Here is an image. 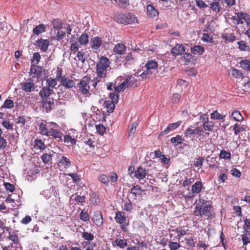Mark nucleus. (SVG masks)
I'll use <instances>...</instances> for the list:
<instances>
[{
  "label": "nucleus",
  "mask_w": 250,
  "mask_h": 250,
  "mask_svg": "<svg viewBox=\"0 0 250 250\" xmlns=\"http://www.w3.org/2000/svg\"><path fill=\"white\" fill-rule=\"evenodd\" d=\"M110 62L109 59L104 56H101L99 62L96 65V73L97 77L92 80V85L93 88L92 90L93 93H95L97 91L96 86L102 79H104L107 76V69L110 67Z\"/></svg>",
  "instance_id": "1"
},
{
  "label": "nucleus",
  "mask_w": 250,
  "mask_h": 250,
  "mask_svg": "<svg viewBox=\"0 0 250 250\" xmlns=\"http://www.w3.org/2000/svg\"><path fill=\"white\" fill-rule=\"evenodd\" d=\"M194 214L195 216L202 218L204 216L208 219L212 218L215 217L214 208L212 203L207 204L204 207L195 206L194 208Z\"/></svg>",
  "instance_id": "2"
},
{
  "label": "nucleus",
  "mask_w": 250,
  "mask_h": 250,
  "mask_svg": "<svg viewBox=\"0 0 250 250\" xmlns=\"http://www.w3.org/2000/svg\"><path fill=\"white\" fill-rule=\"evenodd\" d=\"M208 132H204L202 126H197L194 128L192 125L189 126L184 132L185 137L187 138H197L199 140L205 139L208 136Z\"/></svg>",
  "instance_id": "3"
},
{
  "label": "nucleus",
  "mask_w": 250,
  "mask_h": 250,
  "mask_svg": "<svg viewBox=\"0 0 250 250\" xmlns=\"http://www.w3.org/2000/svg\"><path fill=\"white\" fill-rule=\"evenodd\" d=\"M90 82L92 83V80H91L89 76H87L83 77L80 81L78 84L79 90L83 94L87 95L89 91L93 92L92 90L93 88V86L92 85V88H90L89 86Z\"/></svg>",
  "instance_id": "4"
},
{
  "label": "nucleus",
  "mask_w": 250,
  "mask_h": 250,
  "mask_svg": "<svg viewBox=\"0 0 250 250\" xmlns=\"http://www.w3.org/2000/svg\"><path fill=\"white\" fill-rule=\"evenodd\" d=\"M137 80L133 77H128L125 80L118 85L114 87L115 91L120 92L123 91L126 88H128L132 86H137Z\"/></svg>",
  "instance_id": "5"
},
{
  "label": "nucleus",
  "mask_w": 250,
  "mask_h": 250,
  "mask_svg": "<svg viewBox=\"0 0 250 250\" xmlns=\"http://www.w3.org/2000/svg\"><path fill=\"white\" fill-rule=\"evenodd\" d=\"M50 124L52 127L49 128V132L47 136L51 137L58 142H61L62 140L63 133L58 129L56 123L51 122Z\"/></svg>",
  "instance_id": "6"
},
{
  "label": "nucleus",
  "mask_w": 250,
  "mask_h": 250,
  "mask_svg": "<svg viewBox=\"0 0 250 250\" xmlns=\"http://www.w3.org/2000/svg\"><path fill=\"white\" fill-rule=\"evenodd\" d=\"M42 67L38 65H31L29 76L30 80L32 82H38L42 76Z\"/></svg>",
  "instance_id": "7"
},
{
  "label": "nucleus",
  "mask_w": 250,
  "mask_h": 250,
  "mask_svg": "<svg viewBox=\"0 0 250 250\" xmlns=\"http://www.w3.org/2000/svg\"><path fill=\"white\" fill-rule=\"evenodd\" d=\"M203 187V183L201 181H196L191 187V193H189L188 194H187L185 196L186 199H192L195 197L194 194H197L200 193Z\"/></svg>",
  "instance_id": "8"
},
{
  "label": "nucleus",
  "mask_w": 250,
  "mask_h": 250,
  "mask_svg": "<svg viewBox=\"0 0 250 250\" xmlns=\"http://www.w3.org/2000/svg\"><path fill=\"white\" fill-rule=\"evenodd\" d=\"M182 122L179 121L175 123H170L168 125L164 131L160 133L158 136V139L161 140L162 138L170 133V132L174 131L175 129L179 127L181 124Z\"/></svg>",
  "instance_id": "9"
},
{
  "label": "nucleus",
  "mask_w": 250,
  "mask_h": 250,
  "mask_svg": "<svg viewBox=\"0 0 250 250\" xmlns=\"http://www.w3.org/2000/svg\"><path fill=\"white\" fill-rule=\"evenodd\" d=\"M77 80L73 78L72 77H68L63 76L61 81V84L65 88L70 89L75 87Z\"/></svg>",
  "instance_id": "10"
},
{
  "label": "nucleus",
  "mask_w": 250,
  "mask_h": 250,
  "mask_svg": "<svg viewBox=\"0 0 250 250\" xmlns=\"http://www.w3.org/2000/svg\"><path fill=\"white\" fill-rule=\"evenodd\" d=\"M236 16H232L231 17V20L232 23L235 25L243 24V20H246L247 14L243 12H238L235 13Z\"/></svg>",
  "instance_id": "11"
},
{
  "label": "nucleus",
  "mask_w": 250,
  "mask_h": 250,
  "mask_svg": "<svg viewBox=\"0 0 250 250\" xmlns=\"http://www.w3.org/2000/svg\"><path fill=\"white\" fill-rule=\"evenodd\" d=\"M212 14L215 16H219L222 13V7L219 1H213L209 4V6Z\"/></svg>",
  "instance_id": "12"
},
{
  "label": "nucleus",
  "mask_w": 250,
  "mask_h": 250,
  "mask_svg": "<svg viewBox=\"0 0 250 250\" xmlns=\"http://www.w3.org/2000/svg\"><path fill=\"white\" fill-rule=\"evenodd\" d=\"M92 220L97 227H101L104 224V219L102 212L100 210L95 211L93 213Z\"/></svg>",
  "instance_id": "13"
},
{
  "label": "nucleus",
  "mask_w": 250,
  "mask_h": 250,
  "mask_svg": "<svg viewBox=\"0 0 250 250\" xmlns=\"http://www.w3.org/2000/svg\"><path fill=\"white\" fill-rule=\"evenodd\" d=\"M123 23L129 24L137 22L136 16L132 13H127L123 15Z\"/></svg>",
  "instance_id": "14"
},
{
  "label": "nucleus",
  "mask_w": 250,
  "mask_h": 250,
  "mask_svg": "<svg viewBox=\"0 0 250 250\" xmlns=\"http://www.w3.org/2000/svg\"><path fill=\"white\" fill-rule=\"evenodd\" d=\"M89 43L91 48L98 50L102 46L103 41L101 38L97 36L91 38Z\"/></svg>",
  "instance_id": "15"
},
{
  "label": "nucleus",
  "mask_w": 250,
  "mask_h": 250,
  "mask_svg": "<svg viewBox=\"0 0 250 250\" xmlns=\"http://www.w3.org/2000/svg\"><path fill=\"white\" fill-rule=\"evenodd\" d=\"M126 50V46L125 43H118L113 47V52L118 55H122L125 54Z\"/></svg>",
  "instance_id": "16"
},
{
  "label": "nucleus",
  "mask_w": 250,
  "mask_h": 250,
  "mask_svg": "<svg viewBox=\"0 0 250 250\" xmlns=\"http://www.w3.org/2000/svg\"><path fill=\"white\" fill-rule=\"evenodd\" d=\"M185 52V47L182 44H176L174 47L171 49V53L174 56L181 55Z\"/></svg>",
  "instance_id": "17"
},
{
  "label": "nucleus",
  "mask_w": 250,
  "mask_h": 250,
  "mask_svg": "<svg viewBox=\"0 0 250 250\" xmlns=\"http://www.w3.org/2000/svg\"><path fill=\"white\" fill-rule=\"evenodd\" d=\"M114 219L116 222L118 224H124L128 221L126 219L125 213L121 211H118L116 212Z\"/></svg>",
  "instance_id": "18"
},
{
  "label": "nucleus",
  "mask_w": 250,
  "mask_h": 250,
  "mask_svg": "<svg viewBox=\"0 0 250 250\" xmlns=\"http://www.w3.org/2000/svg\"><path fill=\"white\" fill-rule=\"evenodd\" d=\"M49 42L47 40L39 39L36 42V45L40 47L41 50L45 52L48 47Z\"/></svg>",
  "instance_id": "19"
},
{
  "label": "nucleus",
  "mask_w": 250,
  "mask_h": 250,
  "mask_svg": "<svg viewBox=\"0 0 250 250\" xmlns=\"http://www.w3.org/2000/svg\"><path fill=\"white\" fill-rule=\"evenodd\" d=\"M147 174L146 169L142 167H139L135 171V176L138 179H143Z\"/></svg>",
  "instance_id": "20"
},
{
  "label": "nucleus",
  "mask_w": 250,
  "mask_h": 250,
  "mask_svg": "<svg viewBox=\"0 0 250 250\" xmlns=\"http://www.w3.org/2000/svg\"><path fill=\"white\" fill-rule=\"evenodd\" d=\"M221 38L225 41L230 42H234L236 39L234 33H228L225 31L222 34Z\"/></svg>",
  "instance_id": "21"
},
{
  "label": "nucleus",
  "mask_w": 250,
  "mask_h": 250,
  "mask_svg": "<svg viewBox=\"0 0 250 250\" xmlns=\"http://www.w3.org/2000/svg\"><path fill=\"white\" fill-rule=\"evenodd\" d=\"M147 15L150 18H155L158 16L159 12L154 6L151 4H148L146 6Z\"/></svg>",
  "instance_id": "22"
},
{
  "label": "nucleus",
  "mask_w": 250,
  "mask_h": 250,
  "mask_svg": "<svg viewBox=\"0 0 250 250\" xmlns=\"http://www.w3.org/2000/svg\"><path fill=\"white\" fill-rule=\"evenodd\" d=\"M206 161L209 167L217 169L219 168V163L217 161V157L208 156L207 158Z\"/></svg>",
  "instance_id": "23"
},
{
  "label": "nucleus",
  "mask_w": 250,
  "mask_h": 250,
  "mask_svg": "<svg viewBox=\"0 0 250 250\" xmlns=\"http://www.w3.org/2000/svg\"><path fill=\"white\" fill-rule=\"evenodd\" d=\"M52 92H53L52 89L47 86H44L40 90L39 95L44 100L49 97Z\"/></svg>",
  "instance_id": "24"
},
{
  "label": "nucleus",
  "mask_w": 250,
  "mask_h": 250,
  "mask_svg": "<svg viewBox=\"0 0 250 250\" xmlns=\"http://www.w3.org/2000/svg\"><path fill=\"white\" fill-rule=\"evenodd\" d=\"M42 106L45 108L47 112L51 111L54 107V103L53 100L48 99V100L45 99L42 101Z\"/></svg>",
  "instance_id": "25"
},
{
  "label": "nucleus",
  "mask_w": 250,
  "mask_h": 250,
  "mask_svg": "<svg viewBox=\"0 0 250 250\" xmlns=\"http://www.w3.org/2000/svg\"><path fill=\"white\" fill-rule=\"evenodd\" d=\"M89 201L93 206L98 205L101 201L99 194L96 192H92L90 194Z\"/></svg>",
  "instance_id": "26"
},
{
  "label": "nucleus",
  "mask_w": 250,
  "mask_h": 250,
  "mask_svg": "<svg viewBox=\"0 0 250 250\" xmlns=\"http://www.w3.org/2000/svg\"><path fill=\"white\" fill-rule=\"evenodd\" d=\"M22 89L26 92H31L35 89L34 82H25L22 85Z\"/></svg>",
  "instance_id": "27"
},
{
  "label": "nucleus",
  "mask_w": 250,
  "mask_h": 250,
  "mask_svg": "<svg viewBox=\"0 0 250 250\" xmlns=\"http://www.w3.org/2000/svg\"><path fill=\"white\" fill-rule=\"evenodd\" d=\"M70 43H71L70 50L71 52L75 54L79 51V44L75 40V37L72 36L70 40Z\"/></svg>",
  "instance_id": "28"
},
{
  "label": "nucleus",
  "mask_w": 250,
  "mask_h": 250,
  "mask_svg": "<svg viewBox=\"0 0 250 250\" xmlns=\"http://www.w3.org/2000/svg\"><path fill=\"white\" fill-rule=\"evenodd\" d=\"M85 199L86 198L84 196H81L77 193L73 194L70 197V200H74L77 203L82 205L85 202Z\"/></svg>",
  "instance_id": "29"
},
{
  "label": "nucleus",
  "mask_w": 250,
  "mask_h": 250,
  "mask_svg": "<svg viewBox=\"0 0 250 250\" xmlns=\"http://www.w3.org/2000/svg\"><path fill=\"white\" fill-rule=\"evenodd\" d=\"M49 128H47L46 124L42 122L39 125V133L42 135L47 136L49 132Z\"/></svg>",
  "instance_id": "30"
},
{
  "label": "nucleus",
  "mask_w": 250,
  "mask_h": 250,
  "mask_svg": "<svg viewBox=\"0 0 250 250\" xmlns=\"http://www.w3.org/2000/svg\"><path fill=\"white\" fill-rule=\"evenodd\" d=\"M59 165L63 166L64 168H67L70 166L71 162L67 157L62 156L59 161Z\"/></svg>",
  "instance_id": "31"
},
{
  "label": "nucleus",
  "mask_w": 250,
  "mask_h": 250,
  "mask_svg": "<svg viewBox=\"0 0 250 250\" xmlns=\"http://www.w3.org/2000/svg\"><path fill=\"white\" fill-rule=\"evenodd\" d=\"M119 247L121 249H124L127 246V240L125 239H121L120 238H117L113 243V245Z\"/></svg>",
  "instance_id": "32"
},
{
  "label": "nucleus",
  "mask_w": 250,
  "mask_h": 250,
  "mask_svg": "<svg viewBox=\"0 0 250 250\" xmlns=\"http://www.w3.org/2000/svg\"><path fill=\"white\" fill-rule=\"evenodd\" d=\"M230 71L233 77L238 79H243L244 78L243 74L240 70L232 67L230 68Z\"/></svg>",
  "instance_id": "33"
},
{
  "label": "nucleus",
  "mask_w": 250,
  "mask_h": 250,
  "mask_svg": "<svg viewBox=\"0 0 250 250\" xmlns=\"http://www.w3.org/2000/svg\"><path fill=\"white\" fill-rule=\"evenodd\" d=\"M34 148L43 151L45 149L46 146L42 140L37 139L34 141Z\"/></svg>",
  "instance_id": "34"
},
{
  "label": "nucleus",
  "mask_w": 250,
  "mask_h": 250,
  "mask_svg": "<svg viewBox=\"0 0 250 250\" xmlns=\"http://www.w3.org/2000/svg\"><path fill=\"white\" fill-rule=\"evenodd\" d=\"M231 117L237 122H241L244 120V118L240 111L234 110L232 112Z\"/></svg>",
  "instance_id": "35"
},
{
  "label": "nucleus",
  "mask_w": 250,
  "mask_h": 250,
  "mask_svg": "<svg viewBox=\"0 0 250 250\" xmlns=\"http://www.w3.org/2000/svg\"><path fill=\"white\" fill-rule=\"evenodd\" d=\"M191 52L195 55H202L204 52V48L200 45H195L191 47Z\"/></svg>",
  "instance_id": "36"
},
{
  "label": "nucleus",
  "mask_w": 250,
  "mask_h": 250,
  "mask_svg": "<svg viewBox=\"0 0 250 250\" xmlns=\"http://www.w3.org/2000/svg\"><path fill=\"white\" fill-rule=\"evenodd\" d=\"M238 48L243 51L250 52V46L247 44V43L244 41H241L237 42Z\"/></svg>",
  "instance_id": "37"
},
{
  "label": "nucleus",
  "mask_w": 250,
  "mask_h": 250,
  "mask_svg": "<svg viewBox=\"0 0 250 250\" xmlns=\"http://www.w3.org/2000/svg\"><path fill=\"white\" fill-rule=\"evenodd\" d=\"M214 126L213 123L212 121H205L202 125V127L204 131H212Z\"/></svg>",
  "instance_id": "38"
},
{
  "label": "nucleus",
  "mask_w": 250,
  "mask_h": 250,
  "mask_svg": "<svg viewBox=\"0 0 250 250\" xmlns=\"http://www.w3.org/2000/svg\"><path fill=\"white\" fill-rule=\"evenodd\" d=\"M115 103L110 100L105 101L104 105L106 111L108 113H112L115 108Z\"/></svg>",
  "instance_id": "39"
},
{
  "label": "nucleus",
  "mask_w": 250,
  "mask_h": 250,
  "mask_svg": "<svg viewBox=\"0 0 250 250\" xmlns=\"http://www.w3.org/2000/svg\"><path fill=\"white\" fill-rule=\"evenodd\" d=\"M143 190L139 185L133 186L130 190V193L135 196H140L142 194Z\"/></svg>",
  "instance_id": "40"
},
{
  "label": "nucleus",
  "mask_w": 250,
  "mask_h": 250,
  "mask_svg": "<svg viewBox=\"0 0 250 250\" xmlns=\"http://www.w3.org/2000/svg\"><path fill=\"white\" fill-rule=\"evenodd\" d=\"M145 66L149 70L152 69H156L158 68V63L155 60H150L146 62Z\"/></svg>",
  "instance_id": "41"
},
{
  "label": "nucleus",
  "mask_w": 250,
  "mask_h": 250,
  "mask_svg": "<svg viewBox=\"0 0 250 250\" xmlns=\"http://www.w3.org/2000/svg\"><path fill=\"white\" fill-rule=\"evenodd\" d=\"M241 238L243 246H246L250 243V232H245L241 235Z\"/></svg>",
  "instance_id": "42"
},
{
  "label": "nucleus",
  "mask_w": 250,
  "mask_h": 250,
  "mask_svg": "<svg viewBox=\"0 0 250 250\" xmlns=\"http://www.w3.org/2000/svg\"><path fill=\"white\" fill-rule=\"evenodd\" d=\"M184 139L179 135H176L175 137H172L170 139V142L174 144L175 146H177L179 144H182Z\"/></svg>",
  "instance_id": "43"
},
{
  "label": "nucleus",
  "mask_w": 250,
  "mask_h": 250,
  "mask_svg": "<svg viewBox=\"0 0 250 250\" xmlns=\"http://www.w3.org/2000/svg\"><path fill=\"white\" fill-rule=\"evenodd\" d=\"M219 157L220 159H222L225 160H230L231 159V153L229 151L223 149L220 150Z\"/></svg>",
  "instance_id": "44"
},
{
  "label": "nucleus",
  "mask_w": 250,
  "mask_h": 250,
  "mask_svg": "<svg viewBox=\"0 0 250 250\" xmlns=\"http://www.w3.org/2000/svg\"><path fill=\"white\" fill-rule=\"evenodd\" d=\"M45 26L43 24H41L33 28V32L35 35H39L45 31Z\"/></svg>",
  "instance_id": "45"
},
{
  "label": "nucleus",
  "mask_w": 250,
  "mask_h": 250,
  "mask_svg": "<svg viewBox=\"0 0 250 250\" xmlns=\"http://www.w3.org/2000/svg\"><path fill=\"white\" fill-rule=\"evenodd\" d=\"M41 56L39 52H35L33 53L32 59L31 60V65H37L40 62Z\"/></svg>",
  "instance_id": "46"
},
{
  "label": "nucleus",
  "mask_w": 250,
  "mask_h": 250,
  "mask_svg": "<svg viewBox=\"0 0 250 250\" xmlns=\"http://www.w3.org/2000/svg\"><path fill=\"white\" fill-rule=\"evenodd\" d=\"M52 157L53 154L44 153L41 156V159L42 162L46 164L52 160Z\"/></svg>",
  "instance_id": "47"
},
{
  "label": "nucleus",
  "mask_w": 250,
  "mask_h": 250,
  "mask_svg": "<svg viewBox=\"0 0 250 250\" xmlns=\"http://www.w3.org/2000/svg\"><path fill=\"white\" fill-rule=\"evenodd\" d=\"M226 115H223L218 112L217 110L214 111L210 115V117L213 120H224Z\"/></svg>",
  "instance_id": "48"
},
{
  "label": "nucleus",
  "mask_w": 250,
  "mask_h": 250,
  "mask_svg": "<svg viewBox=\"0 0 250 250\" xmlns=\"http://www.w3.org/2000/svg\"><path fill=\"white\" fill-rule=\"evenodd\" d=\"M193 56L189 53H185L181 58V60L185 64H188L193 60Z\"/></svg>",
  "instance_id": "49"
},
{
  "label": "nucleus",
  "mask_w": 250,
  "mask_h": 250,
  "mask_svg": "<svg viewBox=\"0 0 250 250\" xmlns=\"http://www.w3.org/2000/svg\"><path fill=\"white\" fill-rule=\"evenodd\" d=\"M241 67L243 69L250 71V60L245 59L241 60L240 62Z\"/></svg>",
  "instance_id": "50"
},
{
  "label": "nucleus",
  "mask_w": 250,
  "mask_h": 250,
  "mask_svg": "<svg viewBox=\"0 0 250 250\" xmlns=\"http://www.w3.org/2000/svg\"><path fill=\"white\" fill-rule=\"evenodd\" d=\"M88 41V35L86 33H83L79 39V42L81 45H86Z\"/></svg>",
  "instance_id": "51"
},
{
  "label": "nucleus",
  "mask_w": 250,
  "mask_h": 250,
  "mask_svg": "<svg viewBox=\"0 0 250 250\" xmlns=\"http://www.w3.org/2000/svg\"><path fill=\"white\" fill-rule=\"evenodd\" d=\"M134 208V205L130 200H128L127 202L125 203L123 207L124 210L131 212Z\"/></svg>",
  "instance_id": "52"
},
{
  "label": "nucleus",
  "mask_w": 250,
  "mask_h": 250,
  "mask_svg": "<svg viewBox=\"0 0 250 250\" xmlns=\"http://www.w3.org/2000/svg\"><path fill=\"white\" fill-rule=\"evenodd\" d=\"M79 216L80 219L84 222H87L89 220L90 217L89 214L87 211H85L83 209L81 210Z\"/></svg>",
  "instance_id": "53"
},
{
  "label": "nucleus",
  "mask_w": 250,
  "mask_h": 250,
  "mask_svg": "<svg viewBox=\"0 0 250 250\" xmlns=\"http://www.w3.org/2000/svg\"><path fill=\"white\" fill-rule=\"evenodd\" d=\"M82 237L85 240H86L88 241H91L94 239V236L92 233H91L90 232H88L87 231H84L82 233Z\"/></svg>",
  "instance_id": "54"
},
{
  "label": "nucleus",
  "mask_w": 250,
  "mask_h": 250,
  "mask_svg": "<svg viewBox=\"0 0 250 250\" xmlns=\"http://www.w3.org/2000/svg\"><path fill=\"white\" fill-rule=\"evenodd\" d=\"M53 28L56 30L61 29L62 26V23L60 20L57 19L52 20Z\"/></svg>",
  "instance_id": "55"
},
{
  "label": "nucleus",
  "mask_w": 250,
  "mask_h": 250,
  "mask_svg": "<svg viewBox=\"0 0 250 250\" xmlns=\"http://www.w3.org/2000/svg\"><path fill=\"white\" fill-rule=\"evenodd\" d=\"M204 158L202 157H198L196 158L194 162L193 165L196 167H199L200 168L203 166L204 162Z\"/></svg>",
  "instance_id": "56"
},
{
  "label": "nucleus",
  "mask_w": 250,
  "mask_h": 250,
  "mask_svg": "<svg viewBox=\"0 0 250 250\" xmlns=\"http://www.w3.org/2000/svg\"><path fill=\"white\" fill-rule=\"evenodd\" d=\"M243 229L246 232H250V218L244 219Z\"/></svg>",
  "instance_id": "57"
},
{
  "label": "nucleus",
  "mask_w": 250,
  "mask_h": 250,
  "mask_svg": "<svg viewBox=\"0 0 250 250\" xmlns=\"http://www.w3.org/2000/svg\"><path fill=\"white\" fill-rule=\"evenodd\" d=\"M138 124L136 122H134L132 123L130 128L128 131V135L129 136H133L135 132L136 131L137 127L138 126Z\"/></svg>",
  "instance_id": "58"
},
{
  "label": "nucleus",
  "mask_w": 250,
  "mask_h": 250,
  "mask_svg": "<svg viewBox=\"0 0 250 250\" xmlns=\"http://www.w3.org/2000/svg\"><path fill=\"white\" fill-rule=\"evenodd\" d=\"M14 107V103L13 100L6 99L2 105V107L6 108H12Z\"/></svg>",
  "instance_id": "59"
},
{
  "label": "nucleus",
  "mask_w": 250,
  "mask_h": 250,
  "mask_svg": "<svg viewBox=\"0 0 250 250\" xmlns=\"http://www.w3.org/2000/svg\"><path fill=\"white\" fill-rule=\"evenodd\" d=\"M98 180L103 184L106 185H108L109 182V177L104 174L100 175L98 177Z\"/></svg>",
  "instance_id": "60"
},
{
  "label": "nucleus",
  "mask_w": 250,
  "mask_h": 250,
  "mask_svg": "<svg viewBox=\"0 0 250 250\" xmlns=\"http://www.w3.org/2000/svg\"><path fill=\"white\" fill-rule=\"evenodd\" d=\"M64 142L67 143H70L71 145H75L76 143V140L69 135H67L64 136Z\"/></svg>",
  "instance_id": "61"
},
{
  "label": "nucleus",
  "mask_w": 250,
  "mask_h": 250,
  "mask_svg": "<svg viewBox=\"0 0 250 250\" xmlns=\"http://www.w3.org/2000/svg\"><path fill=\"white\" fill-rule=\"evenodd\" d=\"M202 39L205 42L210 43H212L213 42L212 36L210 34L208 33H203Z\"/></svg>",
  "instance_id": "62"
},
{
  "label": "nucleus",
  "mask_w": 250,
  "mask_h": 250,
  "mask_svg": "<svg viewBox=\"0 0 250 250\" xmlns=\"http://www.w3.org/2000/svg\"><path fill=\"white\" fill-rule=\"evenodd\" d=\"M46 83L48 84V87L49 88L50 87L54 88L57 84V79L52 78L51 77L47 80Z\"/></svg>",
  "instance_id": "63"
},
{
  "label": "nucleus",
  "mask_w": 250,
  "mask_h": 250,
  "mask_svg": "<svg viewBox=\"0 0 250 250\" xmlns=\"http://www.w3.org/2000/svg\"><path fill=\"white\" fill-rule=\"evenodd\" d=\"M168 247L170 250H177L181 247V245L177 242H169Z\"/></svg>",
  "instance_id": "64"
}]
</instances>
